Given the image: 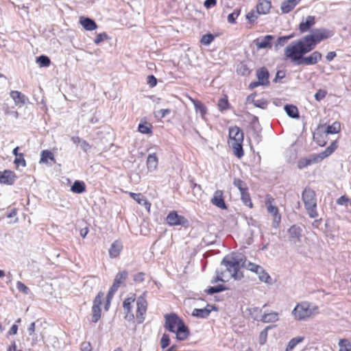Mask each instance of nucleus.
Wrapping results in <instances>:
<instances>
[{"instance_id": "obj_1", "label": "nucleus", "mask_w": 351, "mask_h": 351, "mask_svg": "<svg viewBox=\"0 0 351 351\" xmlns=\"http://www.w3.org/2000/svg\"><path fill=\"white\" fill-rule=\"evenodd\" d=\"M334 34L333 30L325 27L313 29L302 39L286 47L285 57L297 64H302L304 54L313 51L318 44L330 39Z\"/></svg>"}, {"instance_id": "obj_2", "label": "nucleus", "mask_w": 351, "mask_h": 351, "mask_svg": "<svg viewBox=\"0 0 351 351\" xmlns=\"http://www.w3.org/2000/svg\"><path fill=\"white\" fill-rule=\"evenodd\" d=\"M147 305V301L143 295L136 300V294L131 293L123 302L125 319L130 322H134L136 319L138 324H142L145 318Z\"/></svg>"}, {"instance_id": "obj_3", "label": "nucleus", "mask_w": 351, "mask_h": 351, "mask_svg": "<svg viewBox=\"0 0 351 351\" xmlns=\"http://www.w3.org/2000/svg\"><path fill=\"white\" fill-rule=\"evenodd\" d=\"M165 319V328L169 331L175 333L178 340L184 341L189 337L190 330L188 326L176 314H166Z\"/></svg>"}, {"instance_id": "obj_4", "label": "nucleus", "mask_w": 351, "mask_h": 351, "mask_svg": "<svg viewBox=\"0 0 351 351\" xmlns=\"http://www.w3.org/2000/svg\"><path fill=\"white\" fill-rule=\"evenodd\" d=\"M229 143L231 145L234 154L241 158L244 155L243 143L244 139L243 132L237 125L229 128Z\"/></svg>"}, {"instance_id": "obj_5", "label": "nucleus", "mask_w": 351, "mask_h": 351, "mask_svg": "<svg viewBox=\"0 0 351 351\" xmlns=\"http://www.w3.org/2000/svg\"><path fill=\"white\" fill-rule=\"evenodd\" d=\"M302 199L308 216L311 218L317 217V198L314 190L308 186L305 187L302 193Z\"/></svg>"}, {"instance_id": "obj_6", "label": "nucleus", "mask_w": 351, "mask_h": 351, "mask_svg": "<svg viewBox=\"0 0 351 351\" xmlns=\"http://www.w3.org/2000/svg\"><path fill=\"white\" fill-rule=\"evenodd\" d=\"M318 309L317 306H312L311 304L307 302H302L295 306L293 310L292 314L295 319L299 321L304 320L309 318L313 315L318 313Z\"/></svg>"}, {"instance_id": "obj_7", "label": "nucleus", "mask_w": 351, "mask_h": 351, "mask_svg": "<svg viewBox=\"0 0 351 351\" xmlns=\"http://www.w3.org/2000/svg\"><path fill=\"white\" fill-rule=\"evenodd\" d=\"M104 298V293L99 291L94 298L92 306L91 321L97 323L101 317V305Z\"/></svg>"}, {"instance_id": "obj_8", "label": "nucleus", "mask_w": 351, "mask_h": 351, "mask_svg": "<svg viewBox=\"0 0 351 351\" xmlns=\"http://www.w3.org/2000/svg\"><path fill=\"white\" fill-rule=\"evenodd\" d=\"M265 206L267 212L273 217V222L275 227H277L281 221V215L279 213V209L275 206V200L270 195H267L265 197Z\"/></svg>"}, {"instance_id": "obj_9", "label": "nucleus", "mask_w": 351, "mask_h": 351, "mask_svg": "<svg viewBox=\"0 0 351 351\" xmlns=\"http://www.w3.org/2000/svg\"><path fill=\"white\" fill-rule=\"evenodd\" d=\"M226 267L231 276L235 280H239L243 277V274L241 271V263L239 261L232 258L227 262Z\"/></svg>"}, {"instance_id": "obj_10", "label": "nucleus", "mask_w": 351, "mask_h": 351, "mask_svg": "<svg viewBox=\"0 0 351 351\" xmlns=\"http://www.w3.org/2000/svg\"><path fill=\"white\" fill-rule=\"evenodd\" d=\"M167 223L171 226H186L188 220L182 215H180L175 210L170 211L166 217Z\"/></svg>"}, {"instance_id": "obj_11", "label": "nucleus", "mask_w": 351, "mask_h": 351, "mask_svg": "<svg viewBox=\"0 0 351 351\" xmlns=\"http://www.w3.org/2000/svg\"><path fill=\"white\" fill-rule=\"evenodd\" d=\"M328 134L325 131V126L319 125L313 134V139L318 145L324 147L328 141Z\"/></svg>"}, {"instance_id": "obj_12", "label": "nucleus", "mask_w": 351, "mask_h": 351, "mask_svg": "<svg viewBox=\"0 0 351 351\" xmlns=\"http://www.w3.org/2000/svg\"><path fill=\"white\" fill-rule=\"evenodd\" d=\"M316 23V18L315 16L308 15L306 18H303L298 25V30L301 34H304L313 30L312 27Z\"/></svg>"}, {"instance_id": "obj_13", "label": "nucleus", "mask_w": 351, "mask_h": 351, "mask_svg": "<svg viewBox=\"0 0 351 351\" xmlns=\"http://www.w3.org/2000/svg\"><path fill=\"white\" fill-rule=\"evenodd\" d=\"M16 179V174L12 170L0 171V183L2 184L13 185Z\"/></svg>"}, {"instance_id": "obj_14", "label": "nucleus", "mask_w": 351, "mask_h": 351, "mask_svg": "<svg viewBox=\"0 0 351 351\" xmlns=\"http://www.w3.org/2000/svg\"><path fill=\"white\" fill-rule=\"evenodd\" d=\"M210 202L213 205L220 209H227V206L224 199L223 191L222 190H217L215 191L213 197L210 199Z\"/></svg>"}, {"instance_id": "obj_15", "label": "nucleus", "mask_w": 351, "mask_h": 351, "mask_svg": "<svg viewBox=\"0 0 351 351\" xmlns=\"http://www.w3.org/2000/svg\"><path fill=\"white\" fill-rule=\"evenodd\" d=\"M274 40L273 35H266L264 37L256 38L254 40L258 49H271Z\"/></svg>"}, {"instance_id": "obj_16", "label": "nucleus", "mask_w": 351, "mask_h": 351, "mask_svg": "<svg viewBox=\"0 0 351 351\" xmlns=\"http://www.w3.org/2000/svg\"><path fill=\"white\" fill-rule=\"evenodd\" d=\"M256 75L261 86H268L269 84V73L266 67L263 66L257 69Z\"/></svg>"}, {"instance_id": "obj_17", "label": "nucleus", "mask_w": 351, "mask_h": 351, "mask_svg": "<svg viewBox=\"0 0 351 351\" xmlns=\"http://www.w3.org/2000/svg\"><path fill=\"white\" fill-rule=\"evenodd\" d=\"M289 240L291 242H299L300 241L302 237V229L300 227L293 225L288 229Z\"/></svg>"}, {"instance_id": "obj_18", "label": "nucleus", "mask_w": 351, "mask_h": 351, "mask_svg": "<svg viewBox=\"0 0 351 351\" xmlns=\"http://www.w3.org/2000/svg\"><path fill=\"white\" fill-rule=\"evenodd\" d=\"M271 7V0H258L256 10L258 14H267L270 12Z\"/></svg>"}, {"instance_id": "obj_19", "label": "nucleus", "mask_w": 351, "mask_h": 351, "mask_svg": "<svg viewBox=\"0 0 351 351\" xmlns=\"http://www.w3.org/2000/svg\"><path fill=\"white\" fill-rule=\"evenodd\" d=\"M128 195L138 204H143L148 213L150 212L152 204L141 193L128 192Z\"/></svg>"}, {"instance_id": "obj_20", "label": "nucleus", "mask_w": 351, "mask_h": 351, "mask_svg": "<svg viewBox=\"0 0 351 351\" xmlns=\"http://www.w3.org/2000/svg\"><path fill=\"white\" fill-rule=\"evenodd\" d=\"M322 55L319 51H314L309 56L304 57L302 64L313 65L316 64L322 60Z\"/></svg>"}, {"instance_id": "obj_21", "label": "nucleus", "mask_w": 351, "mask_h": 351, "mask_svg": "<svg viewBox=\"0 0 351 351\" xmlns=\"http://www.w3.org/2000/svg\"><path fill=\"white\" fill-rule=\"evenodd\" d=\"M216 310V308L210 304H207L203 308H194L192 312V315L200 318H206L208 317L211 311Z\"/></svg>"}, {"instance_id": "obj_22", "label": "nucleus", "mask_w": 351, "mask_h": 351, "mask_svg": "<svg viewBox=\"0 0 351 351\" xmlns=\"http://www.w3.org/2000/svg\"><path fill=\"white\" fill-rule=\"evenodd\" d=\"M123 249V245L121 241L119 240L114 241L111 244V245L109 248V250H108L110 257L111 258H117L120 255Z\"/></svg>"}, {"instance_id": "obj_23", "label": "nucleus", "mask_w": 351, "mask_h": 351, "mask_svg": "<svg viewBox=\"0 0 351 351\" xmlns=\"http://www.w3.org/2000/svg\"><path fill=\"white\" fill-rule=\"evenodd\" d=\"M10 95L14 101L15 105L19 107H21L25 105L27 100V97L21 92L18 90H11Z\"/></svg>"}, {"instance_id": "obj_24", "label": "nucleus", "mask_w": 351, "mask_h": 351, "mask_svg": "<svg viewBox=\"0 0 351 351\" xmlns=\"http://www.w3.org/2000/svg\"><path fill=\"white\" fill-rule=\"evenodd\" d=\"M300 0H285L280 5V10L282 14H288L291 12L300 3Z\"/></svg>"}, {"instance_id": "obj_25", "label": "nucleus", "mask_w": 351, "mask_h": 351, "mask_svg": "<svg viewBox=\"0 0 351 351\" xmlns=\"http://www.w3.org/2000/svg\"><path fill=\"white\" fill-rule=\"evenodd\" d=\"M337 147L338 143L337 141H334L324 152L319 154H315L319 162L330 156L337 149Z\"/></svg>"}, {"instance_id": "obj_26", "label": "nucleus", "mask_w": 351, "mask_h": 351, "mask_svg": "<svg viewBox=\"0 0 351 351\" xmlns=\"http://www.w3.org/2000/svg\"><path fill=\"white\" fill-rule=\"evenodd\" d=\"M319 162L315 154L311 156L309 158H301L298 161V167L300 169H302L312 164Z\"/></svg>"}, {"instance_id": "obj_27", "label": "nucleus", "mask_w": 351, "mask_h": 351, "mask_svg": "<svg viewBox=\"0 0 351 351\" xmlns=\"http://www.w3.org/2000/svg\"><path fill=\"white\" fill-rule=\"evenodd\" d=\"M146 165L147 169L150 171H154L157 169L158 165V159L156 153L148 155Z\"/></svg>"}, {"instance_id": "obj_28", "label": "nucleus", "mask_w": 351, "mask_h": 351, "mask_svg": "<svg viewBox=\"0 0 351 351\" xmlns=\"http://www.w3.org/2000/svg\"><path fill=\"white\" fill-rule=\"evenodd\" d=\"M80 23L88 31L94 30L97 27L96 23L93 19L87 17L81 16L80 18Z\"/></svg>"}, {"instance_id": "obj_29", "label": "nucleus", "mask_w": 351, "mask_h": 351, "mask_svg": "<svg viewBox=\"0 0 351 351\" xmlns=\"http://www.w3.org/2000/svg\"><path fill=\"white\" fill-rule=\"evenodd\" d=\"M191 101L194 105L195 111L199 112L202 118L205 119V116L207 114L206 106L199 100L190 98Z\"/></svg>"}, {"instance_id": "obj_30", "label": "nucleus", "mask_w": 351, "mask_h": 351, "mask_svg": "<svg viewBox=\"0 0 351 351\" xmlns=\"http://www.w3.org/2000/svg\"><path fill=\"white\" fill-rule=\"evenodd\" d=\"M128 276V273L125 270L118 272L114 279L112 286H114L117 289H119V287L121 285H123L124 282L126 280Z\"/></svg>"}, {"instance_id": "obj_31", "label": "nucleus", "mask_w": 351, "mask_h": 351, "mask_svg": "<svg viewBox=\"0 0 351 351\" xmlns=\"http://www.w3.org/2000/svg\"><path fill=\"white\" fill-rule=\"evenodd\" d=\"M341 130V123L339 121H335L331 125H328L325 128V131L328 134H336L340 132Z\"/></svg>"}, {"instance_id": "obj_32", "label": "nucleus", "mask_w": 351, "mask_h": 351, "mask_svg": "<svg viewBox=\"0 0 351 351\" xmlns=\"http://www.w3.org/2000/svg\"><path fill=\"white\" fill-rule=\"evenodd\" d=\"M278 313L276 312H271L269 313H265L261 317V322L264 323H273L278 320Z\"/></svg>"}, {"instance_id": "obj_33", "label": "nucleus", "mask_w": 351, "mask_h": 351, "mask_svg": "<svg viewBox=\"0 0 351 351\" xmlns=\"http://www.w3.org/2000/svg\"><path fill=\"white\" fill-rule=\"evenodd\" d=\"M71 190L75 193H82L86 191V184L83 181L76 180L72 185Z\"/></svg>"}, {"instance_id": "obj_34", "label": "nucleus", "mask_w": 351, "mask_h": 351, "mask_svg": "<svg viewBox=\"0 0 351 351\" xmlns=\"http://www.w3.org/2000/svg\"><path fill=\"white\" fill-rule=\"evenodd\" d=\"M117 290H118V289H117L116 287H114L112 285L110 288V289L108 292V294L106 297V301H105V304H104V309L106 311H108L109 310L110 304H111V300Z\"/></svg>"}, {"instance_id": "obj_35", "label": "nucleus", "mask_w": 351, "mask_h": 351, "mask_svg": "<svg viewBox=\"0 0 351 351\" xmlns=\"http://www.w3.org/2000/svg\"><path fill=\"white\" fill-rule=\"evenodd\" d=\"M285 110L287 114L291 118L298 119L299 118V111L298 108L292 104H287L285 106Z\"/></svg>"}, {"instance_id": "obj_36", "label": "nucleus", "mask_w": 351, "mask_h": 351, "mask_svg": "<svg viewBox=\"0 0 351 351\" xmlns=\"http://www.w3.org/2000/svg\"><path fill=\"white\" fill-rule=\"evenodd\" d=\"M152 125L147 121L141 122L138 125V131L144 134H152Z\"/></svg>"}, {"instance_id": "obj_37", "label": "nucleus", "mask_w": 351, "mask_h": 351, "mask_svg": "<svg viewBox=\"0 0 351 351\" xmlns=\"http://www.w3.org/2000/svg\"><path fill=\"white\" fill-rule=\"evenodd\" d=\"M48 160L55 162L53 154L48 149L43 150L40 154V163H47Z\"/></svg>"}, {"instance_id": "obj_38", "label": "nucleus", "mask_w": 351, "mask_h": 351, "mask_svg": "<svg viewBox=\"0 0 351 351\" xmlns=\"http://www.w3.org/2000/svg\"><path fill=\"white\" fill-rule=\"evenodd\" d=\"M3 110L4 114L7 116H13L16 119L19 117V112L15 110L13 106H10L8 104H3Z\"/></svg>"}, {"instance_id": "obj_39", "label": "nucleus", "mask_w": 351, "mask_h": 351, "mask_svg": "<svg viewBox=\"0 0 351 351\" xmlns=\"http://www.w3.org/2000/svg\"><path fill=\"white\" fill-rule=\"evenodd\" d=\"M217 106L220 111H224L230 108V103L226 95L218 100Z\"/></svg>"}, {"instance_id": "obj_40", "label": "nucleus", "mask_w": 351, "mask_h": 351, "mask_svg": "<svg viewBox=\"0 0 351 351\" xmlns=\"http://www.w3.org/2000/svg\"><path fill=\"white\" fill-rule=\"evenodd\" d=\"M241 197L243 203L246 206L249 207L250 208H253V203L251 200L250 195L248 192V190L244 192L242 191V193H241Z\"/></svg>"}, {"instance_id": "obj_41", "label": "nucleus", "mask_w": 351, "mask_h": 351, "mask_svg": "<svg viewBox=\"0 0 351 351\" xmlns=\"http://www.w3.org/2000/svg\"><path fill=\"white\" fill-rule=\"evenodd\" d=\"M257 12H255L254 10H250L245 15V18L247 20V22L250 25H253L256 22L258 15Z\"/></svg>"}, {"instance_id": "obj_42", "label": "nucleus", "mask_w": 351, "mask_h": 351, "mask_svg": "<svg viewBox=\"0 0 351 351\" xmlns=\"http://www.w3.org/2000/svg\"><path fill=\"white\" fill-rule=\"evenodd\" d=\"M304 339V337H297L291 339L287 345L286 351H291L298 343L302 342Z\"/></svg>"}, {"instance_id": "obj_43", "label": "nucleus", "mask_w": 351, "mask_h": 351, "mask_svg": "<svg viewBox=\"0 0 351 351\" xmlns=\"http://www.w3.org/2000/svg\"><path fill=\"white\" fill-rule=\"evenodd\" d=\"M233 184L239 190L240 193L248 190L247 184L244 181L241 180L240 178H234L233 181Z\"/></svg>"}, {"instance_id": "obj_44", "label": "nucleus", "mask_w": 351, "mask_h": 351, "mask_svg": "<svg viewBox=\"0 0 351 351\" xmlns=\"http://www.w3.org/2000/svg\"><path fill=\"white\" fill-rule=\"evenodd\" d=\"M14 164L16 169L19 168V166H21L23 167H26L27 164L23 153H21L20 154L16 155V156H15Z\"/></svg>"}, {"instance_id": "obj_45", "label": "nucleus", "mask_w": 351, "mask_h": 351, "mask_svg": "<svg viewBox=\"0 0 351 351\" xmlns=\"http://www.w3.org/2000/svg\"><path fill=\"white\" fill-rule=\"evenodd\" d=\"M271 328V326H267L263 330H262L258 336V343L260 345H264L267 340L268 330Z\"/></svg>"}, {"instance_id": "obj_46", "label": "nucleus", "mask_w": 351, "mask_h": 351, "mask_svg": "<svg viewBox=\"0 0 351 351\" xmlns=\"http://www.w3.org/2000/svg\"><path fill=\"white\" fill-rule=\"evenodd\" d=\"M241 12V8L234 9V11L228 16V23L230 24H235L237 23V19L240 15Z\"/></svg>"}, {"instance_id": "obj_47", "label": "nucleus", "mask_w": 351, "mask_h": 351, "mask_svg": "<svg viewBox=\"0 0 351 351\" xmlns=\"http://www.w3.org/2000/svg\"><path fill=\"white\" fill-rule=\"evenodd\" d=\"M241 265L243 267H244L245 268H246L247 269H248L252 272H254V273L257 272V271L258 269L261 270L260 265L253 263H251L250 261H244Z\"/></svg>"}, {"instance_id": "obj_48", "label": "nucleus", "mask_w": 351, "mask_h": 351, "mask_svg": "<svg viewBox=\"0 0 351 351\" xmlns=\"http://www.w3.org/2000/svg\"><path fill=\"white\" fill-rule=\"evenodd\" d=\"M339 346V351H351V343L346 339H340Z\"/></svg>"}, {"instance_id": "obj_49", "label": "nucleus", "mask_w": 351, "mask_h": 351, "mask_svg": "<svg viewBox=\"0 0 351 351\" xmlns=\"http://www.w3.org/2000/svg\"><path fill=\"white\" fill-rule=\"evenodd\" d=\"M258 276L259 280L264 282H269L270 280V276L265 271V270L261 266V270H258L257 272H255Z\"/></svg>"}, {"instance_id": "obj_50", "label": "nucleus", "mask_w": 351, "mask_h": 351, "mask_svg": "<svg viewBox=\"0 0 351 351\" xmlns=\"http://www.w3.org/2000/svg\"><path fill=\"white\" fill-rule=\"evenodd\" d=\"M226 290V287L223 285H219L216 287H210L207 289L205 290V292L207 294L213 295L216 293H219Z\"/></svg>"}, {"instance_id": "obj_51", "label": "nucleus", "mask_w": 351, "mask_h": 351, "mask_svg": "<svg viewBox=\"0 0 351 351\" xmlns=\"http://www.w3.org/2000/svg\"><path fill=\"white\" fill-rule=\"evenodd\" d=\"M216 36L213 35L212 34H206L202 36L200 39V43L203 45H209L215 39Z\"/></svg>"}, {"instance_id": "obj_52", "label": "nucleus", "mask_w": 351, "mask_h": 351, "mask_svg": "<svg viewBox=\"0 0 351 351\" xmlns=\"http://www.w3.org/2000/svg\"><path fill=\"white\" fill-rule=\"evenodd\" d=\"M37 63L40 67H47L50 65L51 60L49 57L46 56H40L37 58Z\"/></svg>"}, {"instance_id": "obj_53", "label": "nucleus", "mask_w": 351, "mask_h": 351, "mask_svg": "<svg viewBox=\"0 0 351 351\" xmlns=\"http://www.w3.org/2000/svg\"><path fill=\"white\" fill-rule=\"evenodd\" d=\"M253 104L256 107H258L263 109L267 108L268 102L265 99H254Z\"/></svg>"}, {"instance_id": "obj_54", "label": "nucleus", "mask_w": 351, "mask_h": 351, "mask_svg": "<svg viewBox=\"0 0 351 351\" xmlns=\"http://www.w3.org/2000/svg\"><path fill=\"white\" fill-rule=\"evenodd\" d=\"M170 344V339L167 334H164L160 339V345L162 349H165Z\"/></svg>"}, {"instance_id": "obj_55", "label": "nucleus", "mask_w": 351, "mask_h": 351, "mask_svg": "<svg viewBox=\"0 0 351 351\" xmlns=\"http://www.w3.org/2000/svg\"><path fill=\"white\" fill-rule=\"evenodd\" d=\"M16 288L19 291L25 294H27L29 291V288L21 281L16 282Z\"/></svg>"}, {"instance_id": "obj_56", "label": "nucleus", "mask_w": 351, "mask_h": 351, "mask_svg": "<svg viewBox=\"0 0 351 351\" xmlns=\"http://www.w3.org/2000/svg\"><path fill=\"white\" fill-rule=\"evenodd\" d=\"M327 95V92L326 90L324 89H319L315 94V99L317 101H321Z\"/></svg>"}, {"instance_id": "obj_57", "label": "nucleus", "mask_w": 351, "mask_h": 351, "mask_svg": "<svg viewBox=\"0 0 351 351\" xmlns=\"http://www.w3.org/2000/svg\"><path fill=\"white\" fill-rule=\"evenodd\" d=\"M107 38H108V36L106 33L99 34L98 35L96 36V37L94 40V42L95 44L98 45L100 43H101L102 41L106 40Z\"/></svg>"}, {"instance_id": "obj_58", "label": "nucleus", "mask_w": 351, "mask_h": 351, "mask_svg": "<svg viewBox=\"0 0 351 351\" xmlns=\"http://www.w3.org/2000/svg\"><path fill=\"white\" fill-rule=\"evenodd\" d=\"M293 34H291V35H289V36H280L278 38V44L280 45H283L285 44V43H286L288 40L292 38L293 37Z\"/></svg>"}, {"instance_id": "obj_59", "label": "nucleus", "mask_w": 351, "mask_h": 351, "mask_svg": "<svg viewBox=\"0 0 351 351\" xmlns=\"http://www.w3.org/2000/svg\"><path fill=\"white\" fill-rule=\"evenodd\" d=\"M81 351H92L91 343L88 341H84L81 344Z\"/></svg>"}, {"instance_id": "obj_60", "label": "nucleus", "mask_w": 351, "mask_h": 351, "mask_svg": "<svg viewBox=\"0 0 351 351\" xmlns=\"http://www.w3.org/2000/svg\"><path fill=\"white\" fill-rule=\"evenodd\" d=\"M350 200L347 196L342 195L337 199V203L339 205H346L348 202L350 203Z\"/></svg>"}, {"instance_id": "obj_61", "label": "nucleus", "mask_w": 351, "mask_h": 351, "mask_svg": "<svg viewBox=\"0 0 351 351\" xmlns=\"http://www.w3.org/2000/svg\"><path fill=\"white\" fill-rule=\"evenodd\" d=\"M147 82L151 88H153L156 85L157 80L153 75H150L147 77Z\"/></svg>"}, {"instance_id": "obj_62", "label": "nucleus", "mask_w": 351, "mask_h": 351, "mask_svg": "<svg viewBox=\"0 0 351 351\" xmlns=\"http://www.w3.org/2000/svg\"><path fill=\"white\" fill-rule=\"evenodd\" d=\"M217 0H206L204 3V5L206 9L215 7L217 5Z\"/></svg>"}, {"instance_id": "obj_63", "label": "nucleus", "mask_w": 351, "mask_h": 351, "mask_svg": "<svg viewBox=\"0 0 351 351\" xmlns=\"http://www.w3.org/2000/svg\"><path fill=\"white\" fill-rule=\"evenodd\" d=\"M145 280V273L143 272H138L134 276V280L136 282H141L144 281Z\"/></svg>"}, {"instance_id": "obj_64", "label": "nucleus", "mask_w": 351, "mask_h": 351, "mask_svg": "<svg viewBox=\"0 0 351 351\" xmlns=\"http://www.w3.org/2000/svg\"><path fill=\"white\" fill-rule=\"evenodd\" d=\"M285 77V72L284 71H278L274 81L275 82H277L278 80L284 78Z\"/></svg>"}]
</instances>
